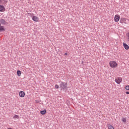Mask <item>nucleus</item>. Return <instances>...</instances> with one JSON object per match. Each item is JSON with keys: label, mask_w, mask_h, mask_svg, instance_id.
I'll return each mask as SVG.
<instances>
[{"label": "nucleus", "mask_w": 129, "mask_h": 129, "mask_svg": "<svg viewBox=\"0 0 129 129\" xmlns=\"http://www.w3.org/2000/svg\"><path fill=\"white\" fill-rule=\"evenodd\" d=\"M67 83L61 82L59 85V87L61 88V89H63V90H64V89H67Z\"/></svg>", "instance_id": "1"}, {"label": "nucleus", "mask_w": 129, "mask_h": 129, "mask_svg": "<svg viewBox=\"0 0 129 129\" xmlns=\"http://www.w3.org/2000/svg\"><path fill=\"white\" fill-rule=\"evenodd\" d=\"M109 64L111 68H115V67H117V63L114 61H110Z\"/></svg>", "instance_id": "2"}, {"label": "nucleus", "mask_w": 129, "mask_h": 129, "mask_svg": "<svg viewBox=\"0 0 129 129\" xmlns=\"http://www.w3.org/2000/svg\"><path fill=\"white\" fill-rule=\"evenodd\" d=\"M115 81L116 83H117V84H120V82L122 81V79H121V78H117L115 80Z\"/></svg>", "instance_id": "3"}, {"label": "nucleus", "mask_w": 129, "mask_h": 129, "mask_svg": "<svg viewBox=\"0 0 129 129\" xmlns=\"http://www.w3.org/2000/svg\"><path fill=\"white\" fill-rule=\"evenodd\" d=\"M119 19H120V17L119 16V15H115V17H114V21L116 22H118V21H119Z\"/></svg>", "instance_id": "4"}, {"label": "nucleus", "mask_w": 129, "mask_h": 129, "mask_svg": "<svg viewBox=\"0 0 129 129\" xmlns=\"http://www.w3.org/2000/svg\"><path fill=\"white\" fill-rule=\"evenodd\" d=\"M32 20H33L34 22H39V17L37 16H33Z\"/></svg>", "instance_id": "5"}, {"label": "nucleus", "mask_w": 129, "mask_h": 129, "mask_svg": "<svg viewBox=\"0 0 129 129\" xmlns=\"http://www.w3.org/2000/svg\"><path fill=\"white\" fill-rule=\"evenodd\" d=\"M19 96L20 97H24L25 96V92L21 91L19 92Z\"/></svg>", "instance_id": "6"}, {"label": "nucleus", "mask_w": 129, "mask_h": 129, "mask_svg": "<svg viewBox=\"0 0 129 129\" xmlns=\"http://www.w3.org/2000/svg\"><path fill=\"white\" fill-rule=\"evenodd\" d=\"M126 21V19L125 18H122L120 20V23H121V24H126V23H125V21Z\"/></svg>", "instance_id": "7"}, {"label": "nucleus", "mask_w": 129, "mask_h": 129, "mask_svg": "<svg viewBox=\"0 0 129 129\" xmlns=\"http://www.w3.org/2000/svg\"><path fill=\"white\" fill-rule=\"evenodd\" d=\"M123 46L124 48V49H125V50H128L129 49V46L127 44H126V43H123Z\"/></svg>", "instance_id": "8"}, {"label": "nucleus", "mask_w": 129, "mask_h": 129, "mask_svg": "<svg viewBox=\"0 0 129 129\" xmlns=\"http://www.w3.org/2000/svg\"><path fill=\"white\" fill-rule=\"evenodd\" d=\"M0 23L2 24V25H6L7 24V22H6L5 19H1L0 20Z\"/></svg>", "instance_id": "9"}, {"label": "nucleus", "mask_w": 129, "mask_h": 129, "mask_svg": "<svg viewBox=\"0 0 129 129\" xmlns=\"http://www.w3.org/2000/svg\"><path fill=\"white\" fill-rule=\"evenodd\" d=\"M2 24L0 23V31L5 32L6 31V29H5V26H2Z\"/></svg>", "instance_id": "10"}, {"label": "nucleus", "mask_w": 129, "mask_h": 129, "mask_svg": "<svg viewBox=\"0 0 129 129\" xmlns=\"http://www.w3.org/2000/svg\"><path fill=\"white\" fill-rule=\"evenodd\" d=\"M46 112H47V110L46 109H44L43 110L40 111V113L42 115H44V114H46Z\"/></svg>", "instance_id": "11"}, {"label": "nucleus", "mask_w": 129, "mask_h": 129, "mask_svg": "<svg viewBox=\"0 0 129 129\" xmlns=\"http://www.w3.org/2000/svg\"><path fill=\"white\" fill-rule=\"evenodd\" d=\"M5 10V7L2 5H0V12H3Z\"/></svg>", "instance_id": "12"}, {"label": "nucleus", "mask_w": 129, "mask_h": 129, "mask_svg": "<svg viewBox=\"0 0 129 129\" xmlns=\"http://www.w3.org/2000/svg\"><path fill=\"white\" fill-rule=\"evenodd\" d=\"M21 74H22V72L21 71H17V75L18 76L20 77L21 76Z\"/></svg>", "instance_id": "13"}, {"label": "nucleus", "mask_w": 129, "mask_h": 129, "mask_svg": "<svg viewBox=\"0 0 129 129\" xmlns=\"http://www.w3.org/2000/svg\"><path fill=\"white\" fill-rule=\"evenodd\" d=\"M108 129H114V128L113 127V126H112V125H110V124H108Z\"/></svg>", "instance_id": "14"}, {"label": "nucleus", "mask_w": 129, "mask_h": 129, "mask_svg": "<svg viewBox=\"0 0 129 129\" xmlns=\"http://www.w3.org/2000/svg\"><path fill=\"white\" fill-rule=\"evenodd\" d=\"M13 118H14L15 119H16V118H19V115H15L14 117Z\"/></svg>", "instance_id": "15"}, {"label": "nucleus", "mask_w": 129, "mask_h": 129, "mask_svg": "<svg viewBox=\"0 0 129 129\" xmlns=\"http://www.w3.org/2000/svg\"><path fill=\"white\" fill-rule=\"evenodd\" d=\"M122 120L123 122H126V119L124 118H122Z\"/></svg>", "instance_id": "16"}, {"label": "nucleus", "mask_w": 129, "mask_h": 129, "mask_svg": "<svg viewBox=\"0 0 129 129\" xmlns=\"http://www.w3.org/2000/svg\"><path fill=\"white\" fill-rule=\"evenodd\" d=\"M125 89L126 90H129V85L126 86Z\"/></svg>", "instance_id": "17"}, {"label": "nucleus", "mask_w": 129, "mask_h": 129, "mask_svg": "<svg viewBox=\"0 0 129 129\" xmlns=\"http://www.w3.org/2000/svg\"><path fill=\"white\" fill-rule=\"evenodd\" d=\"M55 88H56V89H59V85H55Z\"/></svg>", "instance_id": "18"}, {"label": "nucleus", "mask_w": 129, "mask_h": 129, "mask_svg": "<svg viewBox=\"0 0 129 129\" xmlns=\"http://www.w3.org/2000/svg\"><path fill=\"white\" fill-rule=\"evenodd\" d=\"M126 94H129V92H126Z\"/></svg>", "instance_id": "19"}, {"label": "nucleus", "mask_w": 129, "mask_h": 129, "mask_svg": "<svg viewBox=\"0 0 129 129\" xmlns=\"http://www.w3.org/2000/svg\"><path fill=\"white\" fill-rule=\"evenodd\" d=\"M68 53H67V52H66V53H64V55H68Z\"/></svg>", "instance_id": "20"}, {"label": "nucleus", "mask_w": 129, "mask_h": 129, "mask_svg": "<svg viewBox=\"0 0 129 129\" xmlns=\"http://www.w3.org/2000/svg\"><path fill=\"white\" fill-rule=\"evenodd\" d=\"M1 3H2V0H0V4H1Z\"/></svg>", "instance_id": "21"}]
</instances>
